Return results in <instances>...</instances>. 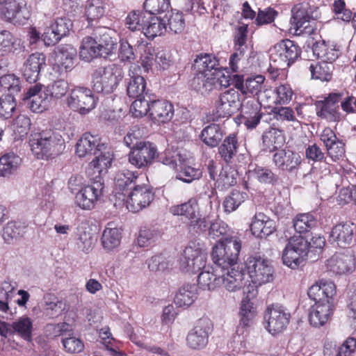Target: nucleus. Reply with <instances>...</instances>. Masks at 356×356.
<instances>
[{
	"mask_svg": "<svg viewBox=\"0 0 356 356\" xmlns=\"http://www.w3.org/2000/svg\"><path fill=\"white\" fill-rule=\"evenodd\" d=\"M197 297V289L195 284H185L177 292L174 302L177 307H188Z\"/></svg>",
	"mask_w": 356,
	"mask_h": 356,
	"instance_id": "c9c22d12",
	"label": "nucleus"
},
{
	"mask_svg": "<svg viewBox=\"0 0 356 356\" xmlns=\"http://www.w3.org/2000/svg\"><path fill=\"white\" fill-rule=\"evenodd\" d=\"M262 140L264 145L270 152H277L285 143L283 131L275 128L265 131Z\"/></svg>",
	"mask_w": 356,
	"mask_h": 356,
	"instance_id": "4c0bfd02",
	"label": "nucleus"
},
{
	"mask_svg": "<svg viewBox=\"0 0 356 356\" xmlns=\"http://www.w3.org/2000/svg\"><path fill=\"white\" fill-rule=\"evenodd\" d=\"M218 79L213 74L197 72L191 81V87L202 95L209 94L215 88Z\"/></svg>",
	"mask_w": 356,
	"mask_h": 356,
	"instance_id": "c756f323",
	"label": "nucleus"
},
{
	"mask_svg": "<svg viewBox=\"0 0 356 356\" xmlns=\"http://www.w3.org/2000/svg\"><path fill=\"white\" fill-rule=\"evenodd\" d=\"M67 104L72 109L85 115L95 108L96 100L90 88L78 86L70 92Z\"/></svg>",
	"mask_w": 356,
	"mask_h": 356,
	"instance_id": "9d476101",
	"label": "nucleus"
},
{
	"mask_svg": "<svg viewBox=\"0 0 356 356\" xmlns=\"http://www.w3.org/2000/svg\"><path fill=\"white\" fill-rule=\"evenodd\" d=\"M167 31L165 22L155 15L147 14L142 33L148 38L154 39Z\"/></svg>",
	"mask_w": 356,
	"mask_h": 356,
	"instance_id": "72a5a7b5",
	"label": "nucleus"
},
{
	"mask_svg": "<svg viewBox=\"0 0 356 356\" xmlns=\"http://www.w3.org/2000/svg\"><path fill=\"white\" fill-rule=\"evenodd\" d=\"M122 67L117 64H110L95 69L92 74V86L97 92L112 93L122 80Z\"/></svg>",
	"mask_w": 356,
	"mask_h": 356,
	"instance_id": "20e7f679",
	"label": "nucleus"
},
{
	"mask_svg": "<svg viewBox=\"0 0 356 356\" xmlns=\"http://www.w3.org/2000/svg\"><path fill=\"white\" fill-rule=\"evenodd\" d=\"M240 325L243 327H250L253 323L256 316V309L249 296L242 300L240 307Z\"/></svg>",
	"mask_w": 356,
	"mask_h": 356,
	"instance_id": "8fccbe9b",
	"label": "nucleus"
},
{
	"mask_svg": "<svg viewBox=\"0 0 356 356\" xmlns=\"http://www.w3.org/2000/svg\"><path fill=\"white\" fill-rule=\"evenodd\" d=\"M79 56L81 60L87 62L97 57H102L92 35L83 38L79 48Z\"/></svg>",
	"mask_w": 356,
	"mask_h": 356,
	"instance_id": "58836bf2",
	"label": "nucleus"
},
{
	"mask_svg": "<svg viewBox=\"0 0 356 356\" xmlns=\"http://www.w3.org/2000/svg\"><path fill=\"white\" fill-rule=\"evenodd\" d=\"M239 145L237 134L235 133L229 134L225 137L222 143L218 145V154L227 164L233 163L234 158L236 156Z\"/></svg>",
	"mask_w": 356,
	"mask_h": 356,
	"instance_id": "bb28decb",
	"label": "nucleus"
},
{
	"mask_svg": "<svg viewBox=\"0 0 356 356\" xmlns=\"http://www.w3.org/2000/svg\"><path fill=\"white\" fill-rule=\"evenodd\" d=\"M217 275L220 277V286L229 292L241 290L245 285V274L235 267L224 269Z\"/></svg>",
	"mask_w": 356,
	"mask_h": 356,
	"instance_id": "b1692460",
	"label": "nucleus"
},
{
	"mask_svg": "<svg viewBox=\"0 0 356 356\" xmlns=\"http://www.w3.org/2000/svg\"><path fill=\"white\" fill-rule=\"evenodd\" d=\"M106 3L104 0H88L86 4V15L88 22L102 18L106 11Z\"/></svg>",
	"mask_w": 356,
	"mask_h": 356,
	"instance_id": "603ef678",
	"label": "nucleus"
},
{
	"mask_svg": "<svg viewBox=\"0 0 356 356\" xmlns=\"http://www.w3.org/2000/svg\"><path fill=\"white\" fill-rule=\"evenodd\" d=\"M86 138L90 140V149L95 158L90 162L86 170L88 175L106 173L111 167L113 155L110 149L101 141L98 135L86 133Z\"/></svg>",
	"mask_w": 356,
	"mask_h": 356,
	"instance_id": "39448f33",
	"label": "nucleus"
},
{
	"mask_svg": "<svg viewBox=\"0 0 356 356\" xmlns=\"http://www.w3.org/2000/svg\"><path fill=\"white\" fill-rule=\"evenodd\" d=\"M241 107L240 95L234 88L221 93L216 102L218 118H229Z\"/></svg>",
	"mask_w": 356,
	"mask_h": 356,
	"instance_id": "2eb2a0df",
	"label": "nucleus"
},
{
	"mask_svg": "<svg viewBox=\"0 0 356 356\" xmlns=\"http://www.w3.org/2000/svg\"><path fill=\"white\" fill-rule=\"evenodd\" d=\"M292 17L291 18V26L296 31V34H300L298 33V30L301 28H307L305 26L306 23H308L310 20V15L308 13L307 7L303 4H298L293 7L291 10Z\"/></svg>",
	"mask_w": 356,
	"mask_h": 356,
	"instance_id": "79ce46f5",
	"label": "nucleus"
},
{
	"mask_svg": "<svg viewBox=\"0 0 356 356\" xmlns=\"http://www.w3.org/2000/svg\"><path fill=\"white\" fill-rule=\"evenodd\" d=\"M5 3L0 10L1 18L15 25L24 24L28 19L24 14L25 8L15 0L7 1Z\"/></svg>",
	"mask_w": 356,
	"mask_h": 356,
	"instance_id": "393cba45",
	"label": "nucleus"
},
{
	"mask_svg": "<svg viewBox=\"0 0 356 356\" xmlns=\"http://www.w3.org/2000/svg\"><path fill=\"white\" fill-rule=\"evenodd\" d=\"M24 100L27 107L35 113H42L47 110L51 101L49 93L39 84L29 88L24 95Z\"/></svg>",
	"mask_w": 356,
	"mask_h": 356,
	"instance_id": "6ab92c4d",
	"label": "nucleus"
},
{
	"mask_svg": "<svg viewBox=\"0 0 356 356\" xmlns=\"http://www.w3.org/2000/svg\"><path fill=\"white\" fill-rule=\"evenodd\" d=\"M241 115L244 124L251 129L256 127L262 115L259 104L254 101H248L242 106Z\"/></svg>",
	"mask_w": 356,
	"mask_h": 356,
	"instance_id": "7c9ffc66",
	"label": "nucleus"
},
{
	"mask_svg": "<svg viewBox=\"0 0 356 356\" xmlns=\"http://www.w3.org/2000/svg\"><path fill=\"white\" fill-rule=\"evenodd\" d=\"M326 268L335 274L343 275L353 271L355 258L353 252L346 249L341 252L334 254L326 261Z\"/></svg>",
	"mask_w": 356,
	"mask_h": 356,
	"instance_id": "a211bd4d",
	"label": "nucleus"
},
{
	"mask_svg": "<svg viewBox=\"0 0 356 356\" xmlns=\"http://www.w3.org/2000/svg\"><path fill=\"white\" fill-rule=\"evenodd\" d=\"M273 163L280 171L289 173L296 172L302 162L299 152L289 149H281L273 155Z\"/></svg>",
	"mask_w": 356,
	"mask_h": 356,
	"instance_id": "4468645a",
	"label": "nucleus"
},
{
	"mask_svg": "<svg viewBox=\"0 0 356 356\" xmlns=\"http://www.w3.org/2000/svg\"><path fill=\"white\" fill-rule=\"evenodd\" d=\"M250 230L254 236L266 238L276 230V222L264 213H257L252 218Z\"/></svg>",
	"mask_w": 356,
	"mask_h": 356,
	"instance_id": "a878e982",
	"label": "nucleus"
},
{
	"mask_svg": "<svg viewBox=\"0 0 356 356\" xmlns=\"http://www.w3.org/2000/svg\"><path fill=\"white\" fill-rule=\"evenodd\" d=\"M308 241L302 236H293L289 239L282 252L283 263L291 268H298L306 257L314 261L316 257L309 255Z\"/></svg>",
	"mask_w": 356,
	"mask_h": 356,
	"instance_id": "423d86ee",
	"label": "nucleus"
},
{
	"mask_svg": "<svg viewBox=\"0 0 356 356\" xmlns=\"http://www.w3.org/2000/svg\"><path fill=\"white\" fill-rule=\"evenodd\" d=\"M312 51L314 56L326 63H332L339 56V51L332 46H328L324 41L315 42Z\"/></svg>",
	"mask_w": 356,
	"mask_h": 356,
	"instance_id": "37998d69",
	"label": "nucleus"
},
{
	"mask_svg": "<svg viewBox=\"0 0 356 356\" xmlns=\"http://www.w3.org/2000/svg\"><path fill=\"white\" fill-rule=\"evenodd\" d=\"M252 171L255 178L261 184H275L277 180L278 177L270 169L265 167L256 165Z\"/></svg>",
	"mask_w": 356,
	"mask_h": 356,
	"instance_id": "bf43d9fd",
	"label": "nucleus"
},
{
	"mask_svg": "<svg viewBox=\"0 0 356 356\" xmlns=\"http://www.w3.org/2000/svg\"><path fill=\"white\" fill-rule=\"evenodd\" d=\"M211 220L209 216H202L199 213L196 217L189 220L188 228L193 234H202L208 231Z\"/></svg>",
	"mask_w": 356,
	"mask_h": 356,
	"instance_id": "4d7b16f0",
	"label": "nucleus"
},
{
	"mask_svg": "<svg viewBox=\"0 0 356 356\" xmlns=\"http://www.w3.org/2000/svg\"><path fill=\"white\" fill-rule=\"evenodd\" d=\"M154 194L151 186L140 182L133 186L127 200V208L133 213L138 212L149 205L154 200Z\"/></svg>",
	"mask_w": 356,
	"mask_h": 356,
	"instance_id": "ddd939ff",
	"label": "nucleus"
},
{
	"mask_svg": "<svg viewBox=\"0 0 356 356\" xmlns=\"http://www.w3.org/2000/svg\"><path fill=\"white\" fill-rule=\"evenodd\" d=\"M168 26L172 33L175 34L181 33L185 28V20L182 13L172 11L168 17Z\"/></svg>",
	"mask_w": 356,
	"mask_h": 356,
	"instance_id": "338daca9",
	"label": "nucleus"
},
{
	"mask_svg": "<svg viewBox=\"0 0 356 356\" xmlns=\"http://www.w3.org/2000/svg\"><path fill=\"white\" fill-rule=\"evenodd\" d=\"M291 314L280 305H271L265 312L264 319L267 322L266 329L272 334L284 331L289 323Z\"/></svg>",
	"mask_w": 356,
	"mask_h": 356,
	"instance_id": "9b49d317",
	"label": "nucleus"
},
{
	"mask_svg": "<svg viewBox=\"0 0 356 356\" xmlns=\"http://www.w3.org/2000/svg\"><path fill=\"white\" fill-rule=\"evenodd\" d=\"M204 257L199 250L191 247L184 249L179 260V267L182 271L195 273L204 268Z\"/></svg>",
	"mask_w": 356,
	"mask_h": 356,
	"instance_id": "412c9836",
	"label": "nucleus"
},
{
	"mask_svg": "<svg viewBox=\"0 0 356 356\" xmlns=\"http://www.w3.org/2000/svg\"><path fill=\"white\" fill-rule=\"evenodd\" d=\"M210 268L211 271L204 270L198 275V285L203 290L212 291L220 286V277L217 275L216 268L211 266Z\"/></svg>",
	"mask_w": 356,
	"mask_h": 356,
	"instance_id": "a19ab883",
	"label": "nucleus"
},
{
	"mask_svg": "<svg viewBox=\"0 0 356 356\" xmlns=\"http://www.w3.org/2000/svg\"><path fill=\"white\" fill-rule=\"evenodd\" d=\"M24 229L25 226L21 222H9L3 229L2 237L6 243L13 244L23 236Z\"/></svg>",
	"mask_w": 356,
	"mask_h": 356,
	"instance_id": "49530a36",
	"label": "nucleus"
},
{
	"mask_svg": "<svg viewBox=\"0 0 356 356\" xmlns=\"http://www.w3.org/2000/svg\"><path fill=\"white\" fill-rule=\"evenodd\" d=\"M122 234L118 228L107 227L103 232L101 241L104 248L111 251L119 246Z\"/></svg>",
	"mask_w": 356,
	"mask_h": 356,
	"instance_id": "de8ad7c7",
	"label": "nucleus"
},
{
	"mask_svg": "<svg viewBox=\"0 0 356 356\" xmlns=\"http://www.w3.org/2000/svg\"><path fill=\"white\" fill-rule=\"evenodd\" d=\"M174 115L173 105L164 100L151 102L150 117L154 122L165 123L169 122Z\"/></svg>",
	"mask_w": 356,
	"mask_h": 356,
	"instance_id": "cd10ccee",
	"label": "nucleus"
},
{
	"mask_svg": "<svg viewBox=\"0 0 356 356\" xmlns=\"http://www.w3.org/2000/svg\"><path fill=\"white\" fill-rule=\"evenodd\" d=\"M104 173L88 175L91 183L81 191L75 197L76 204L83 209H92L102 195L104 181L102 175Z\"/></svg>",
	"mask_w": 356,
	"mask_h": 356,
	"instance_id": "0eeeda50",
	"label": "nucleus"
},
{
	"mask_svg": "<svg viewBox=\"0 0 356 356\" xmlns=\"http://www.w3.org/2000/svg\"><path fill=\"white\" fill-rule=\"evenodd\" d=\"M247 198L248 194L245 192L233 190L223 201L225 211L229 213L234 211Z\"/></svg>",
	"mask_w": 356,
	"mask_h": 356,
	"instance_id": "864d4df0",
	"label": "nucleus"
},
{
	"mask_svg": "<svg viewBox=\"0 0 356 356\" xmlns=\"http://www.w3.org/2000/svg\"><path fill=\"white\" fill-rule=\"evenodd\" d=\"M159 156L157 148L154 144L149 141L136 142L131 147L129 154V162L138 169L151 165L154 160Z\"/></svg>",
	"mask_w": 356,
	"mask_h": 356,
	"instance_id": "1a4fd4ad",
	"label": "nucleus"
},
{
	"mask_svg": "<svg viewBox=\"0 0 356 356\" xmlns=\"http://www.w3.org/2000/svg\"><path fill=\"white\" fill-rule=\"evenodd\" d=\"M241 248V242L236 237L225 238L223 241L219 239V243L213 246L211 252L212 266L216 268L218 273H221L224 269L234 267Z\"/></svg>",
	"mask_w": 356,
	"mask_h": 356,
	"instance_id": "7ed1b4c3",
	"label": "nucleus"
},
{
	"mask_svg": "<svg viewBox=\"0 0 356 356\" xmlns=\"http://www.w3.org/2000/svg\"><path fill=\"white\" fill-rule=\"evenodd\" d=\"M316 218L309 213L298 214L293 219L294 229L300 234L309 232L316 226Z\"/></svg>",
	"mask_w": 356,
	"mask_h": 356,
	"instance_id": "3c124183",
	"label": "nucleus"
},
{
	"mask_svg": "<svg viewBox=\"0 0 356 356\" xmlns=\"http://www.w3.org/2000/svg\"><path fill=\"white\" fill-rule=\"evenodd\" d=\"M29 145L33 154L40 159L54 158L65 149L62 136L51 131L31 134Z\"/></svg>",
	"mask_w": 356,
	"mask_h": 356,
	"instance_id": "f03ea898",
	"label": "nucleus"
},
{
	"mask_svg": "<svg viewBox=\"0 0 356 356\" xmlns=\"http://www.w3.org/2000/svg\"><path fill=\"white\" fill-rule=\"evenodd\" d=\"M14 331L18 333L26 340H31L32 331V322L28 317H21L17 321L12 325Z\"/></svg>",
	"mask_w": 356,
	"mask_h": 356,
	"instance_id": "e2e57ef3",
	"label": "nucleus"
},
{
	"mask_svg": "<svg viewBox=\"0 0 356 356\" xmlns=\"http://www.w3.org/2000/svg\"><path fill=\"white\" fill-rule=\"evenodd\" d=\"M335 293L336 286L331 281L322 280L309 289L308 296L315 302L309 314V321L312 326L319 327L327 322L333 312Z\"/></svg>",
	"mask_w": 356,
	"mask_h": 356,
	"instance_id": "f257e3e1",
	"label": "nucleus"
},
{
	"mask_svg": "<svg viewBox=\"0 0 356 356\" xmlns=\"http://www.w3.org/2000/svg\"><path fill=\"white\" fill-rule=\"evenodd\" d=\"M342 97L341 93L333 92L329 94L324 100L317 101L315 103L317 115L328 121H339L341 113L338 104Z\"/></svg>",
	"mask_w": 356,
	"mask_h": 356,
	"instance_id": "dca6fc26",
	"label": "nucleus"
},
{
	"mask_svg": "<svg viewBox=\"0 0 356 356\" xmlns=\"http://www.w3.org/2000/svg\"><path fill=\"white\" fill-rule=\"evenodd\" d=\"M62 343L65 350L69 353H79L84 348L82 341L69 332L63 337Z\"/></svg>",
	"mask_w": 356,
	"mask_h": 356,
	"instance_id": "680f3d73",
	"label": "nucleus"
},
{
	"mask_svg": "<svg viewBox=\"0 0 356 356\" xmlns=\"http://www.w3.org/2000/svg\"><path fill=\"white\" fill-rule=\"evenodd\" d=\"M49 97L51 100L53 98L59 99L63 97L68 90V83L64 79H58L49 83L46 89Z\"/></svg>",
	"mask_w": 356,
	"mask_h": 356,
	"instance_id": "052dcab7",
	"label": "nucleus"
},
{
	"mask_svg": "<svg viewBox=\"0 0 356 356\" xmlns=\"http://www.w3.org/2000/svg\"><path fill=\"white\" fill-rule=\"evenodd\" d=\"M43 300V312L45 316L49 318L59 316L65 309V304L63 301L59 300L54 295L47 294L44 296Z\"/></svg>",
	"mask_w": 356,
	"mask_h": 356,
	"instance_id": "c03bdc74",
	"label": "nucleus"
},
{
	"mask_svg": "<svg viewBox=\"0 0 356 356\" xmlns=\"http://www.w3.org/2000/svg\"><path fill=\"white\" fill-rule=\"evenodd\" d=\"M147 13L133 10L126 17V26L131 31H143Z\"/></svg>",
	"mask_w": 356,
	"mask_h": 356,
	"instance_id": "6e6d98bb",
	"label": "nucleus"
},
{
	"mask_svg": "<svg viewBox=\"0 0 356 356\" xmlns=\"http://www.w3.org/2000/svg\"><path fill=\"white\" fill-rule=\"evenodd\" d=\"M252 282L258 285L270 282L274 279V269L270 261L261 257H250L245 263Z\"/></svg>",
	"mask_w": 356,
	"mask_h": 356,
	"instance_id": "6e6552de",
	"label": "nucleus"
},
{
	"mask_svg": "<svg viewBox=\"0 0 356 356\" xmlns=\"http://www.w3.org/2000/svg\"><path fill=\"white\" fill-rule=\"evenodd\" d=\"M92 34L102 57L106 58L115 53L118 38L113 30L105 26H99L96 28Z\"/></svg>",
	"mask_w": 356,
	"mask_h": 356,
	"instance_id": "f3484780",
	"label": "nucleus"
},
{
	"mask_svg": "<svg viewBox=\"0 0 356 356\" xmlns=\"http://www.w3.org/2000/svg\"><path fill=\"white\" fill-rule=\"evenodd\" d=\"M356 234V224L348 221L341 222L332 228L329 241L336 245L345 248L350 245Z\"/></svg>",
	"mask_w": 356,
	"mask_h": 356,
	"instance_id": "aec40b11",
	"label": "nucleus"
},
{
	"mask_svg": "<svg viewBox=\"0 0 356 356\" xmlns=\"http://www.w3.org/2000/svg\"><path fill=\"white\" fill-rule=\"evenodd\" d=\"M213 325L208 318L198 319L193 328L189 331L186 337V344L195 350L204 348L209 341V336L211 333Z\"/></svg>",
	"mask_w": 356,
	"mask_h": 356,
	"instance_id": "f8f14e48",
	"label": "nucleus"
},
{
	"mask_svg": "<svg viewBox=\"0 0 356 356\" xmlns=\"http://www.w3.org/2000/svg\"><path fill=\"white\" fill-rule=\"evenodd\" d=\"M151 103L145 97L136 98L130 106V112L135 118H141L147 113L150 115Z\"/></svg>",
	"mask_w": 356,
	"mask_h": 356,
	"instance_id": "69168bd1",
	"label": "nucleus"
},
{
	"mask_svg": "<svg viewBox=\"0 0 356 356\" xmlns=\"http://www.w3.org/2000/svg\"><path fill=\"white\" fill-rule=\"evenodd\" d=\"M202 176V172L200 168H195L191 166H184L176 178L186 183H191L194 180L199 179Z\"/></svg>",
	"mask_w": 356,
	"mask_h": 356,
	"instance_id": "774afa93",
	"label": "nucleus"
},
{
	"mask_svg": "<svg viewBox=\"0 0 356 356\" xmlns=\"http://www.w3.org/2000/svg\"><path fill=\"white\" fill-rule=\"evenodd\" d=\"M194 70L196 72L213 74L216 76V72H220V63L216 56L211 54H201L196 56L193 64Z\"/></svg>",
	"mask_w": 356,
	"mask_h": 356,
	"instance_id": "c85d7f7f",
	"label": "nucleus"
},
{
	"mask_svg": "<svg viewBox=\"0 0 356 356\" xmlns=\"http://www.w3.org/2000/svg\"><path fill=\"white\" fill-rule=\"evenodd\" d=\"M142 178L137 172L128 170L119 171L115 177V189L123 193L125 190L132 188V184L134 186L138 184Z\"/></svg>",
	"mask_w": 356,
	"mask_h": 356,
	"instance_id": "e433bc0d",
	"label": "nucleus"
},
{
	"mask_svg": "<svg viewBox=\"0 0 356 356\" xmlns=\"http://www.w3.org/2000/svg\"><path fill=\"white\" fill-rule=\"evenodd\" d=\"M225 132L220 124H210L205 127L200 134L202 141L209 147H216L222 141Z\"/></svg>",
	"mask_w": 356,
	"mask_h": 356,
	"instance_id": "2f4dec72",
	"label": "nucleus"
},
{
	"mask_svg": "<svg viewBox=\"0 0 356 356\" xmlns=\"http://www.w3.org/2000/svg\"><path fill=\"white\" fill-rule=\"evenodd\" d=\"M273 50L275 56H277L280 61L291 65L300 57L301 49L292 40L286 39L275 44Z\"/></svg>",
	"mask_w": 356,
	"mask_h": 356,
	"instance_id": "4be33fe9",
	"label": "nucleus"
},
{
	"mask_svg": "<svg viewBox=\"0 0 356 356\" xmlns=\"http://www.w3.org/2000/svg\"><path fill=\"white\" fill-rule=\"evenodd\" d=\"M133 70H129L131 79L127 86V94L131 98H138L144 97L143 94L145 90L146 82L145 79L138 74L137 72L140 71V67L137 65L131 66Z\"/></svg>",
	"mask_w": 356,
	"mask_h": 356,
	"instance_id": "f704fd0d",
	"label": "nucleus"
},
{
	"mask_svg": "<svg viewBox=\"0 0 356 356\" xmlns=\"http://www.w3.org/2000/svg\"><path fill=\"white\" fill-rule=\"evenodd\" d=\"M143 7L147 14L156 15L168 10L170 7V0H145Z\"/></svg>",
	"mask_w": 356,
	"mask_h": 356,
	"instance_id": "0e129e2a",
	"label": "nucleus"
},
{
	"mask_svg": "<svg viewBox=\"0 0 356 356\" xmlns=\"http://www.w3.org/2000/svg\"><path fill=\"white\" fill-rule=\"evenodd\" d=\"M19 79L13 74L1 75L0 76V92H8L13 96L20 90Z\"/></svg>",
	"mask_w": 356,
	"mask_h": 356,
	"instance_id": "5fc2aeb1",
	"label": "nucleus"
},
{
	"mask_svg": "<svg viewBox=\"0 0 356 356\" xmlns=\"http://www.w3.org/2000/svg\"><path fill=\"white\" fill-rule=\"evenodd\" d=\"M17 39L8 31H0V56H5L17 49Z\"/></svg>",
	"mask_w": 356,
	"mask_h": 356,
	"instance_id": "13d9d810",
	"label": "nucleus"
},
{
	"mask_svg": "<svg viewBox=\"0 0 356 356\" xmlns=\"http://www.w3.org/2000/svg\"><path fill=\"white\" fill-rule=\"evenodd\" d=\"M76 56V50L71 44H61L57 48L56 55L57 64L63 67L65 72L72 70Z\"/></svg>",
	"mask_w": 356,
	"mask_h": 356,
	"instance_id": "473e14b6",
	"label": "nucleus"
},
{
	"mask_svg": "<svg viewBox=\"0 0 356 356\" xmlns=\"http://www.w3.org/2000/svg\"><path fill=\"white\" fill-rule=\"evenodd\" d=\"M198 209L197 200L191 198L186 202L171 207L170 211L175 216H184L191 220L199 213Z\"/></svg>",
	"mask_w": 356,
	"mask_h": 356,
	"instance_id": "a18cd8bd",
	"label": "nucleus"
},
{
	"mask_svg": "<svg viewBox=\"0 0 356 356\" xmlns=\"http://www.w3.org/2000/svg\"><path fill=\"white\" fill-rule=\"evenodd\" d=\"M334 69L332 63L326 62L312 63L308 67L311 79L321 81H329Z\"/></svg>",
	"mask_w": 356,
	"mask_h": 356,
	"instance_id": "ea45409f",
	"label": "nucleus"
},
{
	"mask_svg": "<svg viewBox=\"0 0 356 356\" xmlns=\"http://www.w3.org/2000/svg\"><path fill=\"white\" fill-rule=\"evenodd\" d=\"M20 163L21 159L15 154H5L0 158V176L7 177L14 173Z\"/></svg>",
	"mask_w": 356,
	"mask_h": 356,
	"instance_id": "09e8293b",
	"label": "nucleus"
},
{
	"mask_svg": "<svg viewBox=\"0 0 356 356\" xmlns=\"http://www.w3.org/2000/svg\"><path fill=\"white\" fill-rule=\"evenodd\" d=\"M46 66V56L42 53L31 54L25 61L23 67V76L30 82H35L40 71Z\"/></svg>",
	"mask_w": 356,
	"mask_h": 356,
	"instance_id": "5701e85b",
	"label": "nucleus"
}]
</instances>
